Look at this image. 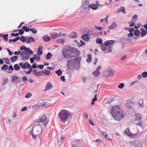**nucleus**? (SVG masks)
Wrapping results in <instances>:
<instances>
[{"instance_id": "nucleus-1", "label": "nucleus", "mask_w": 147, "mask_h": 147, "mask_svg": "<svg viewBox=\"0 0 147 147\" xmlns=\"http://www.w3.org/2000/svg\"><path fill=\"white\" fill-rule=\"evenodd\" d=\"M80 52L77 49L70 46H65L62 50V55L65 58L75 57L79 56Z\"/></svg>"}, {"instance_id": "nucleus-2", "label": "nucleus", "mask_w": 147, "mask_h": 147, "mask_svg": "<svg viewBox=\"0 0 147 147\" xmlns=\"http://www.w3.org/2000/svg\"><path fill=\"white\" fill-rule=\"evenodd\" d=\"M81 60V58L80 57L68 60L67 63V67L70 70L79 69L80 66Z\"/></svg>"}, {"instance_id": "nucleus-3", "label": "nucleus", "mask_w": 147, "mask_h": 147, "mask_svg": "<svg viewBox=\"0 0 147 147\" xmlns=\"http://www.w3.org/2000/svg\"><path fill=\"white\" fill-rule=\"evenodd\" d=\"M111 111V114L116 120L119 121L123 118L122 111L118 106L115 105L112 107Z\"/></svg>"}, {"instance_id": "nucleus-4", "label": "nucleus", "mask_w": 147, "mask_h": 147, "mask_svg": "<svg viewBox=\"0 0 147 147\" xmlns=\"http://www.w3.org/2000/svg\"><path fill=\"white\" fill-rule=\"evenodd\" d=\"M115 42L114 40L106 41L103 44L101 45L102 50L105 53H111L113 50V46Z\"/></svg>"}, {"instance_id": "nucleus-5", "label": "nucleus", "mask_w": 147, "mask_h": 147, "mask_svg": "<svg viewBox=\"0 0 147 147\" xmlns=\"http://www.w3.org/2000/svg\"><path fill=\"white\" fill-rule=\"evenodd\" d=\"M71 113L69 111L65 110L61 111L59 113L58 116L63 123L66 121L69 117L71 116Z\"/></svg>"}, {"instance_id": "nucleus-6", "label": "nucleus", "mask_w": 147, "mask_h": 147, "mask_svg": "<svg viewBox=\"0 0 147 147\" xmlns=\"http://www.w3.org/2000/svg\"><path fill=\"white\" fill-rule=\"evenodd\" d=\"M42 130V129L41 126L38 125L33 128L32 130L30 131V134L32 136L33 139H35L38 135L41 134Z\"/></svg>"}, {"instance_id": "nucleus-7", "label": "nucleus", "mask_w": 147, "mask_h": 147, "mask_svg": "<svg viewBox=\"0 0 147 147\" xmlns=\"http://www.w3.org/2000/svg\"><path fill=\"white\" fill-rule=\"evenodd\" d=\"M114 72V71L111 68H109L102 73V76L105 78H107L109 76H112Z\"/></svg>"}, {"instance_id": "nucleus-8", "label": "nucleus", "mask_w": 147, "mask_h": 147, "mask_svg": "<svg viewBox=\"0 0 147 147\" xmlns=\"http://www.w3.org/2000/svg\"><path fill=\"white\" fill-rule=\"evenodd\" d=\"M47 119V116L44 115L40 117V118L37 120V122L40 123L43 122L44 124L43 125L46 126L49 122V120Z\"/></svg>"}, {"instance_id": "nucleus-9", "label": "nucleus", "mask_w": 147, "mask_h": 147, "mask_svg": "<svg viewBox=\"0 0 147 147\" xmlns=\"http://www.w3.org/2000/svg\"><path fill=\"white\" fill-rule=\"evenodd\" d=\"M28 52L30 53L29 54L32 55L33 54V52L29 48H27L26 49V50L22 51L20 53L21 55H22L23 54L24 55H27V53Z\"/></svg>"}, {"instance_id": "nucleus-10", "label": "nucleus", "mask_w": 147, "mask_h": 147, "mask_svg": "<svg viewBox=\"0 0 147 147\" xmlns=\"http://www.w3.org/2000/svg\"><path fill=\"white\" fill-rule=\"evenodd\" d=\"M11 82L14 83H18L21 81V79L20 78H18L16 76H13Z\"/></svg>"}, {"instance_id": "nucleus-11", "label": "nucleus", "mask_w": 147, "mask_h": 147, "mask_svg": "<svg viewBox=\"0 0 147 147\" xmlns=\"http://www.w3.org/2000/svg\"><path fill=\"white\" fill-rule=\"evenodd\" d=\"M134 102L131 100H127L125 102V105L128 108H131L134 105Z\"/></svg>"}, {"instance_id": "nucleus-12", "label": "nucleus", "mask_w": 147, "mask_h": 147, "mask_svg": "<svg viewBox=\"0 0 147 147\" xmlns=\"http://www.w3.org/2000/svg\"><path fill=\"white\" fill-rule=\"evenodd\" d=\"M61 34V32L60 31L59 34H53L52 33H50V35L52 38L55 39L57 37H61L62 36Z\"/></svg>"}, {"instance_id": "nucleus-13", "label": "nucleus", "mask_w": 147, "mask_h": 147, "mask_svg": "<svg viewBox=\"0 0 147 147\" xmlns=\"http://www.w3.org/2000/svg\"><path fill=\"white\" fill-rule=\"evenodd\" d=\"M26 42L27 43H30L32 42H34L35 41V39L32 37L26 36Z\"/></svg>"}, {"instance_id": "nucleus-14", "label": "nucleus", "mask_w": 147, "mask_h": 147, "mask_svg": "<svg viewBox=\"0 0 147 147\" xmlns=\"http://www.w3.org/2000/svg\"><path fill=\"white\" fill-rule=\"evenodd\" d=\"M136 118L135 121H140L142 118V117L141 114L139 113H136L135 115Z\"/></svg>"}, {"instance_id": "nucleus-15", "label": "nucleus", "mask_w": 147, "mask_h": 147, "mask_svg": "<svg viewBox=\"0 0 147 147\" xmlns=\"http://www.w3.org/2000/svg\"><path fill=\"white\" fill-rule=\"evenodd\" d=\"M53 87V86L51 84L50 82H48L47 84V85L45 86V91L51 89Z\"/></svg>"}, {"instance_id": "nucleus-16", "label": "nucleus", "mask_w": 147, "mask_h": 147, "mask_svg": "<svg viewBox=\"0 0 147 147\" xmlns=\"http://www.w3.org/2000/svg\"><path fill=\"white\" fill-rule=\"evenodd\" d=\"M42 47L41 45H40L38 47L37 51V54L39 55H41L42 54Z\"/></svg>"}, {"instance_id": "nucleus-17", "label": "nucleus", "mask_w": 147, "mask_h": 147, "mask_svg": "<svg viewBox=\"0 0 147 147\" xmlns=\"http://www.w3.org/2000/svg\"><path fill=\"white\" fill-rule=\"evenodd\" d=\"M81 38L82 40L86 41H88L90 39L88 36L86 34L83 35L82 36H81Z\"/></svg>"}, {"instance_id": "nucleus-18", "label": "nucleus", "mask_w": 147, "mask_h": 147, "mask_svg": "<svg viewBox=\"0 0 147 147\" xmlns=\"http://www.w3.org/2000/svg\"><path fill=\"white\" fill-rule=\"evenodd\" d=\"M89 7L91 8L93 10H95L97 8V6L95 4H92L89 5Z\"/></svg>"}, {"instance_id": "nucleus-19", "label": "nucleus", "mask_w": 147, "mask_h": 147, "mask_svg": "<svg viewBox=\"0 0 147 147\" xmlns=\"http://www.w3.org/2000/svg\"><path fill=\"white\" fill-rule=\"evenodd\" d=\"M51 38L50 36H48L47 35L43 37V39L45 42L49 41L51 39Z\"/></svg>"}, {"instance_id": "nucleus-20", "label": "nucleus", "mask_w": 147, "mask_h": 147, "mask_svg": "<svg viewBox=\"0 0 147 147\" xmlns=\"http://www.w3.org/2000/svg\"><path fill=\"white\" fill-rule=\"evenodd\" d=\"M43 106V104H41V105H39V104H37L35 105L32 107V108L34 109H37Z\"/></svg>"}, {"instance_id": "nucleus-21", "label": "nucleus", "mask_w": 147, "mask_h": 147, "mask_svg": "<svg viewBox=\"0 0 147 147\" xmlns=\"http://www.w3.org/2000/svg\"><path fill=\"white\" fill-rule=\"evenodd\" d=\"M117 27V25L115 23L113 22L112 25L109 27V29L112 30L113 29H115Z\"/></svg>"}, {"instance_id": "nucleus-22", "label": "nucleus", "mask_w": 147, "mask_h": 147, "mask_svg": "<svg viewBox=\"0 0 147 147\" xmlns=\"http://www.w3.org/2000/svg\"><path fill=\"white\" fill-rule=\"evenodd\" d=\"M146 34H147V30H144L143 28L142 29L141 33V36L142 37H143Z\"/></svg>"}, {"instance_id": "nucleus-23", "label": "nucleus", "mask_w": 147, "mask_h": 147, "mask_svg": "<svg viewBox=\"0 0 147 147\" xmlns=\"http://www.w3.org/2000/svg\"><path fill=\"white\" fill-rule=\"evenodd\" d=\"M30 57V54H28L27 55L25 56H22V60L26 61V60L29 59Z\"/></svg>"}, {"instance_id": "nucleus-24", "label": "nucleus", "mask_w": 147, "mask_h": 147, "mask_svg": "<svg viewBox=\"0 0 147 147\" xmlns=\"http://www.w3.org/2000/svg\"><path fill=\"white\" fill-rule=\"evenodd\" d=\"M138 18V16L136 15H134L132 17V20L130 22H135L136 21L137 19Z\"/></svg>"}, {"instance_id": "nucleus-25", "label": "nucleus", "mask_w": 147, "mask_h": 147, "mask_svg": "<svg viewBox=\"0 0 147 147\" xmlns=\"http://www.w3.org/2000/svg\"><path fill=\"white\" fill-rule=\"evenodd\" d=\"M18 59V57L17 56H14L10 58V60L12 62H15Z\"/></svg>"}, {"instance_id": "nucleus-26", "label": "nucleus", "mask_w": 147, "mask_h": 147, "mask_svg": "<svg viewBox=\"0 0 147 147\" xmlns=\"http://www.w3.org/2000/svg\"><path fill=\"white\" fill-rule=\"evenodd\" d=\"M144 100L143 99H140L139 100L138 103L139 106L140 107H143Z\"/></svg>"}, {"instance_id": "nucleus-27", "label": "nucleus", "mask_w": 147, "mask_h": 147, "mask_svg": "<svg viewBox=\"0 0 147 147\" xmlns=\"http://www.w3.org/2000/svg\"><path fill=\"white\" fill-rule=\"evenodd\" d=\"M42 73L46 75H48L50 74V71L47 69H43L42 71Z\"/></svg>"}, {"instance_id": "nucleus-28", "label": "nucleus", "mask_w": 147, "mask_h": 147, "mask_svg": "<svg viewBox=\"0 0 147 147\" xmlns=\"http://www.w3.org/2000/svg\"><path fill=\"white\" fill-rule=\"evenodd\" d=\"M77 37V33L75 32H73L71 33L70 38H76Z\"/></svg>"}, {"instance_id": "nucleus-29", "label": "nucleus", "mask_w": 147, "mask_h": 147, "mask_svg": "<svg viewBox=\"0 0 147 147\" xmlns=\"http://www.w3.org/2000/svg\"><path fill=\"white\" fill-rule=\"evenodd\" d=\"M19 65L23 69H25L27 68V66L26 65L25 63L23 62H21L19 64Z\"/></svg>"}, {"instance_id": "nucleus-30", "label": "nucleus", "mask_w": 147, "mask_h": 147, "mask_svg": "<svg viewBox=\"0 0 147 147\" xmlns=\"http://www.w3.org/2000/svg\"><path fill=\"white\" fill-rule=\"evenodd\" d=\"M21 41H22L23 42H25L26 41V36H22L20 38H19V39Z\"/></svg>"}, {"instance_id": "nucleus-31", "label": "nucleus", "mask_w": 147, "mask_h": 147, "mask_svg": "<svg viewBox=\"0 0 147 147\" xmlns=\"http://www.w3.org/2000/svg\"><path fill=\"white\" fill-rule=\"evenodd\" d=\"M134 33L135 36H137L140 35V32L139 30H134Z\"/></svg>"}, {"instance_id": "nucleus-32", "label": "nucleus", "mask_w": 147, "mask_h": 147, "mask_svg": "<svg viewBox=\"0 0 147 147\" xmlns=\"http://www.w3.org/2000/svg\"><path fill=\"white\" fill-rule=\"evenodd\" d=\"M53 55L50 52H49L46 56V58L47 59H49L51 58Z\"/></svg>"}, {"instance_id": "nucleus-33", "label": "nucleus", "mask_w": 147, "mask_h": 147, "mask_svg": "<svg viewBox=\"0 0 147 147\" xmlns=\"http://www.w3.org/2000/svg\"><path fill=\"white\" fill-rule=\"evenodd\" d=\"M97 94H96L94 96V98L92 99V101L91 102V104L93 105L94 104V102L97 100V98H96Z\"/></svg>"}, {"instance_id": "nucleus-34", "label": "nucleus", "mask_w": 147, "mask_h": 147, "mask_svg": "<svg viewBox=\"0 0 147 147\" xmlns=\"http://www.w3.org/2000/svg\"><path fill=\"white\" fill-rule=\"evenodd\" d=\"M92 60V56L90 54H88L87 55V61L88 62H90Z\"/></svg>"}, {"instance_id": "nucleus-35", "label": "nucleus", "mask_w": 147, "mask_h": 147, "mask_svg": "<svg viewBox=\"0 0 147 147\" xmlns=\"http://www.w3.org/2000/svg\"><path fill=\"white\" fill-rule=\"evenodd\" d=\"M14 68L16 71H18L20 69V67L17 64L14 65Z\"/></svg>"}, {"instance_id": "nucleus-36", "label": "nucleus", "mask_w": 147, "mask_h": 147, "mask_svg": "<svg viewBox=\"0 0 147 147\" xmlns=\"http://www.w3.org/2000/svg\"><path fill=\"white\" fill-rule=\"evenodd\" d=\"M55 73L57 74L58 76H59L62 75V72L61 71L60 69H59V70L56 71Z\"/></svg>"}, {"instance_id": "nucleus-37", "label": "nucleus", "mask_w": 147, "mask_h": 147, "mask_svg": "<svg viewBox=\"0 0 147 147\" xmlns=\"http://www.w3.org/2000/svg\"><path fill=\"white\" fill-rule=\"evenodd\" d=\"M8 34H6L5 35H3L2 34V36L3 38L6 41H8Z\"/></svg>"}, {"instance_id": "nucleus-38", "label": "nucleus", "mask_w": 147, "mask_h": 147, "mask_svg": "<svg viewBox=\"0 0 147 147\" xmlns=\"http://www.w3.org/2000/svg\"><path fill=\"white\" fill-rule=\"evenodd\" d=\"M96 42L97 43L102 44V39L99 38H97L96 40Z\"/></svg>"}, {"instance_id": "nucleus-39", "label": "nucleus", "mask_w": 147, "mask_h": 147, "mask_svg": "<svg viewBox=\"0 0 147 147\" xmlns=\"http://www.w3.org/2000/svg\"><path fill=\"white\" fill-rule=\"evenodd\" d=\"M100 74V72L99 71H98L96 70L95 71L92 72V74L95 76H97L99 75Z\"/></svg>"}, {"instance_id": "nucleus-40", "label": "nucleus", "mask_w": 147, "mask_h": 147, "mask_svg": "<svg viewBox=\"0 0 147 147\" xmlns=\"http://www.w3.org/2000/svg\"><path fill=\"white\" fill-rule=\"evenodd\" d=\"M3 59L4 60L5 63L9 65L10 63V62L9 59L8 58H3Z\"/></svg>"}, {"instance_id": "nucleus-41", "label": "nucleus", "mask_w": 147, "mask_h": 147, "mask_svg": "<svg viewBox=\"0 0 147 147\" xmlns=\"http://www.w3.org/2000/svg\"><path fill=\"white\" fill-rule=\"evenodd\" d=\"M125 132L126 135L129 136H130L131 133L129 129L128 128H127L125 131Z\"/></svg>"}, {"instance_id": "nucleus-42", "label": "nucleus", "mask_w": 147, "mask_h": 147, "mask_svg": "<svg viewBox=\"0 0 147 147\" xmlns=\"http://www.w3.org/2000/svg\"><path fill=\"white\" fill-rule=\"evenodd\" d=\"M22 29L26 32H28L30 30V29L26 26H24L22 27Z\"/></svg>"}, {"instance_id": "nucleus-43", "label": "nucleus", "mask_w": 147, "mask_h": 147, "mask_svg": "<svg viewBox=\"0 0 147 147\" xmlns=\"http://www.w3.org/2000/svg\"><path fill=\"white\" fill-rule=\"evenodd\" d=\"M8 68V66L7 65H4L2 67L1 69L3 70H7Z\"/></svg>"}, {"instance_id": "nucleus-44", "label": "nucleus", "mask_w": 147, "mask_h": 147, "mask_svg": "<svg viewBox=\"0 0 147 147\" xmlns=\"http://www.w3.org/2000/svg\"><path fill=\"white\" fill-rule=\"evenodd\" d=\"M120 11L124 14H125L126 13V12H125V8L124 7H121L120 8Z\"/></svg>"}, {"instance_id": "nucleus-45", "label": "nucleus", "mask_w": 147, "mask_h": 147, "mask_svg": "<svg viewBox=\"0 0 147 147\" xmlns=\"http://www.w3.org/2000/svg\"><path fill=\"white\" fill-rule=\"evenodd\" d=\"M57 42L58 43H59L62 42L63 43L62 44H63V43L65 42L64 40L63 39L60 38L58 39L57 40Z\"/></svg>"}, {"instance_id": "nucleus-46", "label": "nucleus", "mask_w": 147, "mask_h": 147, "mask_svg": "<svg viewBox=\"0 0 147 147\" xmlns=\"http://www.w3.org/2000/svg\"><path fill=\"white\" fill-rule=\"evenodd\" d=\"M141 75L144 78H146L147 77V72L146 71H144L142 73Z\"/></svg>"}, {"instance_id": "nucleus-47", "label": "nucleus", "mask_w": 147, "mask_h": 147, "mask_svg": "<svg viewBox=\"0 0 147 147\" xmlns=\"http://www.w3.org/2000/svg\"><path fill=\"white\" fill-rule=\"evenodd\" d=\"M124 86V84L123 83H121L118 86V88H120L122 89Z\"/></svg>"}, {"instance_id": "nucleus-48", "label": "nucleus", "mask_w": 147, "mask_h": 147, "mask_svg": "<svg viewBox=\"0 0 147 147\" xmlns=\"http://www.w3.org/2000/svg\"><path fill=\"white\" fill-rule=\"evenodd\" d=\"M30 30L34 34H36L37 32V31L34 28H32L30 29Z\"/></svg>"}, {"instance_id": "nucleus-49", "label": "nucleus", "mask_w": 147, "mask_h": 147, "mask_svg": "<svg viewBox=\"0 0 147 147\" xmlns=\"http://www.w3.org/2000/svg\"><path fill=\"white\" fill-rule=\"evenodd\" d=\"M42 71L39 72H37V74H35V75H36V76H40L42 75Z\"/></svg>"}, {"instance_id": "nucleus-50", "label": "nucleus", "mask_w": 147, "mask_h": 147, "mask_svg": "<svg viewBox=\"0 0 147 147\" xmlns=\"http://www.w3.org/2000/svg\"><path fill=\"white\" fill-rule=\"evenodd\" d=\"M18 31H19V33L20 35H21L24 34V31L22 29H21L19 30H18Z\"/></svg>"}, {"instance_id": "nucleus-51", "label": "nucleus", "mask_w": 147, "mask_h": 147, "mask_svg": "<svg viewBox=\"0 0 147 147\" xmlns=\"http://www.w3.org/2000/svg\"><path fill=\"white\" fill-rule=\"evenodd\" d=\"M27 48L25 45H22L20 47V49L21 50H26V49Z\"/></svg>"}, {"instance_id": "nucleus-52", "label": "nucleus", "mask_w": 147, "mask_h": 147, "mask_svg": "<svg viewBox=\"0 0 147 147\" xmlns=\"http://www.w3.org/2000/svg\"><path fill=\"white\" fill-rule=\"evenodd\" d=\"M27 68L30 70L32 71L33 70L32 66V67L30 64L28 65Z\"/></svg>"}, {"instance_id": "nucleus-53", "label": "nucleus", "mask_w": 147, "mask_h": 147, "mask_svg": "<svg viewBox=\"0 0 147 147\" xmlns=\"http://www.w3.org/2000/svg\"><path fill=\"white\" fill-rule=\"evenodd\" d=\"M80 42H81V44L80 45H79L78 44V45L79 47H81L82 45H85L86 44L85 42H84L82 40H81Z\"/></svg>"}, {"instance_id": "nucleus-54", "label": "nucleus", "mask_w": 147, "mask_h": 147, "mask_svg": "<svg viewBox=\"0 0 147 147\" xmlns=\"http://www.w3.org/2000/svg\"><path fill=\"white\" fill-rule=\"evenodd\" d=\"M31 96V94L29 93L26 95L25 97L26 98H30Z\"/></svg>"}, {"instance_id": "nucleus-55", "label": "nucleus", "mask_w": 147, "mask_h": 147, "mask_svg": "<svg viewBox=\"0 0 147 147\" xmlns=\"http://www.w3.org/2000/svg\"><path fill=\"white\" fill-rule=\"evenodd\" d=\"M19 35V34L18 33H16V34L14 33H12L11 34V36H17L18 37Z\"/></svg>"}, {"instance_id": "nucleus-56", "label": "nucleus", "mask_w": 147, "mask_h": 147, "mask_svg": "<svg viewBox=\"0 0 147 147\" xmlns=\"http://www.w3.org/2000/svg\"><path fill=\"white\" fill-rule=\"evenodd\" d=\"M134 36V34L131 32H130L127 34V36L129 37H132Z\"/></svg>"}, {"instance_id": "nucleus-57", "label": "nucleus", "mask_w": 147, "mask_h": 147, "mask_svg": "<svg viewBox=\"0 0 147 147\" xmlns=\"http://www.w3.org/2000/svg\"><path fill=\"white\" fill-rule=\"evenodd\" d=\"M44 67V66L43 65H38L37 67L39 68L40 69H43Z\"/></svg>"}, {"instance_id": "nucleus-58", "label": "nucleus", "mask_w": 147, "mask_h": 147, "mask_svg": "<svg viewBox=\"0 0 147 147\" xmlns=\"http://www.w3.org/2000/svg\"><path fill=\"white\" fill-rule=\"evenodd\" d=\"M38 104H39V105H41V104H43V106L44 105V101L42 100H41V99L40 100H39Z\"/></svg>"}, {"instance_id": "nucleus-59", "label": "nucleus", "mask_w": 147, "mask_h": 147, "mask_svg": "<svg viewBox=\"0 0 147 147\" xmlns=\"http://www.w3.org/2000/svg\"><path fill=\"white\" fill-rule=\"evenodd\" d=\"M135 124L138 125L139 126L141 127H142V122L141 121H139L138 122L135 123Z\"/></svg>"}, {"instance_id": "nucleus-60", "label": "nucleus", "mask_w": 147, "mask_h": 147, "mask_svg": "<svg viewBox=\"0 0 147 147\" xmlns=\"http://www.w3.org/2000/svg\"><path fill=\"white\" fill-rule=\"evenodd\" d=\"M60 140H59L60 141L62 142L63 141L65 138V137L64 136L61 135L60 136Z\"/></svg>"}, {"instance_id": "nucleus-61", "label": "nucleus", "mask_w": 147, "mask_h": 147, "mask_svg": "<svg viewBox=\"0 0 147 147\" xmlns=\"http://www.w3.org/2000/svg\"><path fill=\"white\" fill-rule=\"evenodd\" d=\"M19 39V37H17L16 38H14V39H12V42H15L17 41Z\"/></svg>"}, {"instance_id": "nucleus-62", "label": "nucleus", "mask_w": 147, "mask_h": 147, "mask_svg": "<svg viewBox=\"0 0 147 147\" xmlns=\"http://www.w3.org/2000/svg\"><path fill=\"white\" fill-rule=\"evenodd\" d=\"M60 80L63 82L65 81V78L64 76H62L60 77Z\"/></svg>"}, {"instance_id": "nucleus-63", "label": "nucleus", "mask_w": 147, "mask_h": 147, "mask_svg": "<svg viewBox=\"0 0 147 147\" xmlns=\"http://www.w3.org/2000/svg\"><path fill=\"white\" fill-rule=\"evenodd\" d=\"M37 64L36 63H34L32 65V67L34 69L35 68H38L37 67Z\"/></svg>"}, {"instance_id": "nucleus-64", "label": "nucleus", "mask_w": 147, "mask_h": 147, "mask_svg": "<svg viewBox=\"0 0 147 147\" xmlns=\"http://www.w3.org/2000/svg\"><path fill=\"white\" fill-rule=\"evenodd\" d=\"M127 57V55H125V56H122L121 57V58H120L121 60H123L125 59Z\"/></svg>"}]
</instances>
